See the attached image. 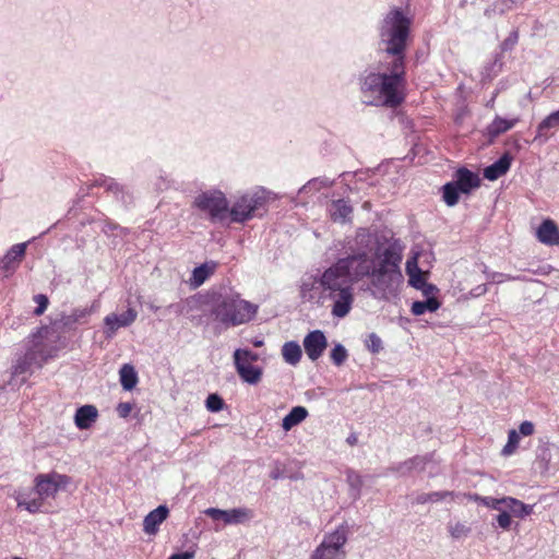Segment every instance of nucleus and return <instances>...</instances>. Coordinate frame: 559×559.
I'll return each mask as SVG.
<instances>
[{
  "label": "nucleus",
  "instance_id": "nucleus-49",
  "mask_svg": "<svg viewBox=\"0 0 559 559\" xmlns=\"http://www.w3.org/2000/svg\"><path fill=\"white\" fill-rule=\"evenodd\" d=\"M487 292V285L486 284H479L475 288L469 290V295L472 297H479L485 295Z\"/></svg>",
  "mask_w": 559,
  "mask_h": 559
},
{
  "label": "nucleus",
  "instance_id": "nucleus-5",
  "mask_svg": "<svg viewBox=\"0 0 559 559\" xmlns=\"http://www.w3.org/2000/svg\"><path fill=\"white\" fill-rule=\"evenodd\" d=\"M194 206L207 213L212 222H223L228 216V202L217 190L202 192L195 197Z\"/></svg>",
  "mask_w": 559,
  "mask_h": 559
},
{
  "label": "nucleus",
  "instance_id": "nucleus-18",
  "mask_svg": "<svg viewBox=\"0 0 559 559\" xmlns=\"http://www.w3.org/2000/svg\"><path fill=\"white\" fill-rule=\"evenodd\" d=\"M328 212L333 222L344 224L350 221L353 207L347 201L340 199L329 204Z\"/></svg>",
  "mask_w": 559,
  "mask_h": 559
},
{
  "label": "nucleus",
  "instance_id": "nucleus-1",
  "mask_svg": "<svg viewBox=\"0 0 559 559\" xmlns=\"http://www.w3.org/2000/svg\"><path fill=\"white\" fill-rule=\"evenodd\" d=\"M373 245L374 236L368 229L359 228L354 239L347 241L343 257L311 283H302V298L312 300L317 293L316 302L329 307L333 318L343 319L353 309L355 284L365 278H370L368 290L376 299L389 300L395 297L403 282L400 269L402 250L396 245L388 246L376 264Z\"/></svg>",
  "mask_w": 559,
  "mask_h": 559
},
{
  "label": "nucleus",
  "instance_id": "nucleus-19",
  "mask_svg": "<svg viewBox=\"0 0 559 559\" xmlns=\"http://www.w3.org/2000/svg\"><path fill=\"white\" fill-rule=\"evenodd\" d=\"M559 128V109L544 118L537 126L534 141L545 143L551 136L550 130Z\"/></svg>",
  "mask_w": 559,
  "mask_h": 559
},
{
  "label": "nucleus",
  "instance_id": "nucleus-47",
  "mask_svg": "<svg viewBox=\"0 0 559 559\" xmlns=\"http://www.w3.org/2000/svg\"><path fill=\"white\" fill-rule=\"evenodd\" d=\"M97 183L104 187L107 191L111 190V187H115L116 190H122L121 187L110 178H104L100 181H97Z\"/></svg>",
  "mask_w": 559,
  "mask_h": 559
},
{
  "label": "nucleus",
  "instance_id": "nucleus-41",
  "mask_svg": "<svg viewBox=\"0 0 559 559\" xmlns=\"http://www.w3.org/2000/svg\"><path fill=\"white\" fill-rule=\"evenodd\" d=\"M497 524L503 530H509L511 526V516L507 510H501L496 518Z\"/></svg>",
  "mask_w": 559,
  "mask_h": 559
},
{
  "label": "nucleus",
  "instance_id": "nucleus-4",
  "mask_svg": "<svg viewBox=\"0 0 559 559\" xmlns=\"http://www.w3.org/2000/svg\"><path fill=\"white\" fill-rule=\"evenodd\" d=\"M348 534L349 527L346 523L338 525L333 532L323 536L322 542L312 551L309 559H346L345 545Z\"/></svg>",
  "mask_w": 559,
  "mask_h": 559
},
{
  "label": "nucleus",
  "instance_id": "nucleus-36",
  "mask_svg": "<svg viewBox=\"0 0 559 559\" xmlns=\"http://www.w3.org/2000/svg\"><path fill=\"white\" fill-rule=\"evenodd\" d=\"M205 405L210 412H219L223 409L224 402L217 394H210L206 399Z\"/></svg>",
  "mask_w": 559,
  "mask_h": 559
},
{
  "label": "nucleus",
  "instance_id": "nucleus-51",
  "mask_svg": "<svg viewBox=\"0 0 559 559\" xmlns=\"http://www.w3.org/2000/svg\"><path fill=\"white\" fill-rule=\"evenodd\" d=\"M430 501H431V497L429 496V493H426V492L419 493L415 498V502L418 504H425Z\"/></svg>",
  "mask_w": 559,
  "mask_h": 559
},
{
  "label": "nucleus",
  "instance_id": "nucleus-26",
  "mask_svg": "<svg viewBox=\"0 0 559 559\" xmlns=\"http://www.w3.org/2000/svg\"><path fill=\"white\" fill-rule=\"evenodd\" d=\"M503 508L508 509L513 515L518 518H525L533 511L532 506L525 504L512 497H506V503L503 504Z\"/></svg>",
  "mask_w": 559,
  "mask_h": 559
},
{
  "label": "nucleus",
  "instance_id": "nucleus-3",
  "mask_svg": "<svg viewBox=\"0 0 559 559\" xmlns=\"http://www.w3.org/2000/svg\"><path fill=\"white\" fill-rule=\"evenodd\" d=\"M258 307L239 296H221L214 304L211 313L225 328L249 322L257 313Z\"/></svg>",
  "mask_w": 559,
  "mask_h": 559
},
{
  "label": "nucleus",
  "instance_id": "nucleus-37",
  "mask_svg": "<svg viewBox=\"0 0 559 559\" xmlns=\"http://www.w3.org/2000/svg\"><path fill=\"white\" fill-rule=\"evenodd\" d=\"M479 500L484 506H486L492 510H497V511H501L503 508V504L506 503V497L501 498V499H497V498H492V497H481V498H479Z\"/></svg>",
  "mask_w": 559,
  "mask_h": 559
},
{
  "label": "nucleus",
  "instance_id": "nucleus-45",
  "mask_svg": "<svg viewBox=\"0 0 559 559\" xmlns=\"http://www.w3.org/2000/svg\"><path fill=\"white\" fill-rule=\"evenodd\" d=\"M133 409V405L131 403H119L117 406V413L121 418H127Z\"/></svg>",
  "mask_w": 559,
  "mask_h": 559
},
{
  "label": "nucleus",
  "instance_id": "nucleus-10",
  "mask_svg": "<svg viewBox=\"0 0 559 559\" xmlns=\"http://www.w3.org/2000/svg\"><path fill=\"white\" fill-rule=\"evenodd\" d=\"M138 317V313L134 309L129 308L126 312L121 314L110 313L105 317V330L104 333L107 338L114 337L117 330L120 328H127L131 325Z\"/></svg>",
  "mask_w": 559,
  "mask_h": 559
},
{
  "label": "nucleus",
  "instance_id": "nucleus-42",
  "mask_svg": "<svg viewBox=\"0 0 559 559\" xmlns=\"http://www.w3.org/2000/svg\"><path fill=\"white\" fill-rule=\"evenodd\" d=\"M519 34L516 31H513L509 34V36L502 41L501 48L502 50H510L518 43Z\"/></svg>",
  "mask_w": 559,
  "mask_h": 559
},
{
  "label": "nucleus",
  "instance_id": "nucleus-27",
  "mask_svg": "<svg viewBox=\"0 0 559 559\" xmlns=\"http://www.w3.org/2000/svg\"><path fill=\"white\" fill-rule=\"evenodd\" d=\"M119 376L120 383L127 391L132 390L138 383V374L132 365L124 364L119 370Z\"/></svg>",
  "mask_w": 559,
  "mask_h": 559
},
{
  "label": "nucleus",
  "instance_id": "nucleus-54",
  "mask_svg": "<svg viewBox=\"0 0 559 559\" xmlns=\"http://www.w3.org/2000/svg\"><path fill=\"white\" fill-rule=\"evenodd\" d=\"M253 345H254L255 347H261V346L263 345V341H261V340H255V341L253 342Z\"/></svg>",
  "mask_w": 559,
  "mask_h": 559
},
{
  "label": "nucleus",
  "instance_id": "nucleus-13",
  "mask_svg": "<svg viewBox=\"0 0 559 559\" xmlns=\"http://www.w3.org/2000/svg\"><path fill=\"white\" fill-rule=\"evenodd\" d=\"M479 186L480 178L476 173H473L465 167L456 169V201L459 200L460 193L468 194Z\"/></svg>",
  "mask_w": 559,
  "mask_h": 559
},
{
  "label": "nucleus",
  "instance_id": "nucleus-14",
  "mask_svg": "<svg viewBox=\"0 0 559 559\" xmlns=\"http://www.w3.org/2000/svg\"><path fill=\"white\" fill-rule=\"evenodd\" d=\"M519 121V117L507 119L500 116H496L493 120L486 127L485 135L487 136L488 142L493 143V141L499 135L514 128Z\"/></svg>",
  "mask_w": 559,
  "mask_h": 559
},
{
  "label": "nucleus",
  "instance_id": "nucleus-20",
  "mask_svg": "<svg viewBox=\"0 0 559 559\" xmlns=\"http://www.w3.org/2000/svg\"><path fill=\"white\" fill-rule=\"evenodd\" d=\"M511 162L512 156L509 153H504L498 160L484 169V177L490 181L497 180L508 173Z\"/></svg>",
  "mask_w": 559,
  "mask_h": 559
},
{
  "label": "nucleus",
  "instance_id": "nucleus-9",
  "mask_svg": "<svg viewBox=\"0 0 559 559\" xmlns=\"http://www.w3.org/2000/svg\"><path fill=\"white\" fill-rule=\"evenodd\" d=\"M204 513L215 521L222 520L225 524H240L252 518V512L247 508H236L231 510L209 508Z\"/></svg>",
  "mask_w": 559,
  "mask_h": 559
},
{
  "label": "nucleus",
  "instance_id": "nucleus-16",
  "mask_svg": "<svg viewBox=\"0 0 559 559\" xmlns=\"http://www.w3.org/2000/svg\"><path fill=\"white\" fill-rule=\"evenodd\" d=\"M236 370L243 382L257 384L262 378V368L253 366L252 362L234 360Z\"/></svg>",
  "mask_w": 559,
  "mask_h": 559
},
{
  "label": "nucleus",
  "instance_id": "nucleus-57",
  "mask_svg": "<svg viewBox=\"0 0 559 559\" xmlns=\"http://www.w3.org/2000/svg\"><path fill=\"white\" fill-rule=\"evenodd\" d=\"M449 532L451 533V535H454V532H453L452 527H449Z\"/></svg>",
  "mask_w": 559,
  "mask_h": 559
},
{
  "label": "nucleus",
  "instance_id": "nucleus-11",
  "mask_svg": "<svg viewBox=\"0 0 559 559\" xmlns=\"http://www.w3.org/2000/svg\"><path fill=\"white\" fill-rule=\"evenodd\" d=\"M304 347L310 360L316 361L319 359L328 347L324 333L320 330L308 333L304 338Z\"/></svg>",
  "mask_w": 559,
  "mask_h": 559
},
{
  "label": "nucleus",
  "instance_id": "nucleus-43",
  "mask_svg": "<svg viewBox=\"0 0 559 559\" xmlns=\"http://www.w3.org/2000/svg\"><path fill=\"white\" fill-rule=\"evenodd\" d=\"M423 296L428 299L430 297H437L439 289L437 286L430 283H426L420 289Z\"/></svg>",
  "mask_w": 559,
  "mask_h": 559
},
{
  "label": "nucleus",
  "instance_id": "nucleus-50",
  "mask_svg": "<svg viewBox=\"0 0 559 559\" xmlns=\"http://www.w3.org/2000/svg\"><path fill=\"white\" fill-rule=\"evenodd\" d=\"M429 496L431 497V501L430 502H435V501H439L441 500L442 498L447 497V496H452V492L450 491H435V492H429Z\"/></svg>",
  "mask_w": 559,
  "mask_h": 559
},
{
  "label": "nucleus",
  "instance_id": "nucleus-7",
  "mask_svg": "<svg viewBox=\"0 0 559 559\" xmlns=\"http://www.w3.org/2000/svg\"><path fill=\"white\" fill-rule=\"evenodd\" d=\"M52 356V349H47L40 342H34L33 346L22 357L17 358L13 366V374L28 373L33 367L41 368L43 364Z\"/></svg>",
  "mask_w": 559,
  "mask_h": 559
},
{
  "label": "nucleus",
  "instance_id": "nucleus-8",
  "mask_svg": "<svg viewBox=\"0 0 559 559\" xmlns=\"http://www.w3.org/2000/svg\"><path fill=\"white\" fill-rule=\"evenodd\" d=\"M70 483L67 475L58 473L38 474L35 479V491L43 499L55 498L60 489H63Z\"/></svg>",
  "mask_w": 559,
  "mask_h": 559
},
{
  "label": "nucleus",
  "instance_id": "nucleus-40",
  "mask_svg": "<svg viewBox=\"0 0 559 559\" xmlns=\"http://www.w3.org/2000/svg\"><path fill=\"white\" fill-rule=\"evenodd\" d=\"M366 345L372 353H379L382 348V341L377 334L371 333L368 335Z\"/></svg>",
  "mask_w": 559,
  "mask_h": 559
},
{
  "label": "nucleus",
  "instance_id": "nucleus-53",
  "mask_svg": "<svg viewBox=\"0 0 559 559\" xmlns=\"http://www.w3.org/2000/svg\"><path fill=\"white\" fill-rule=\"evenodd\" d=\"M346 441H347V443H348V444H350V445H355V444H356V442H357V437H356V436H354V435H352V436H349V437L347 438V440H346Z\"/></svg>",
  "mask_w": 559,
  "mask_h": 559
},
{
  "label": "nucleus",
  "instance_id": "nucleus-6",
  "mask_svg": "<svg viewBox=\"0 0 559 559\" xmlns=\"http://www.w3.org/2000/svg\"><path fill=\"white\" fill-rule=\"evenodd\" d=\"M265 202L266 197L263 190L241 195L228 210L231 222L243 223L250 219Z\"/></svg>",
  "mask_w": 559,
  "mask_h": 559
},
{
  "label": "nucleus",
  "instance_id": "nucleus-23",
  "mask_svg": "<svg viewBox=\"0 0 559 559\" xmlns=\"http://www.w3.org/2000/svg\"><path fill=\"white\" fill-rule=\"evenodd\" d=\"M308 417V411L304 406H295L290 412L283 418L282 428L285 431H289L293 427L299 425Z\"/></svg>",
  "mask_w": 559,
  "mask_h": 559
},
{
  "label": "nucleus",
  "instance_id": "nucleus-32",
  "mask_svg": "<svg viewBox=\"0 0 559 559\" xmlns=\"http://www.w3.org/2000/svg\"><path fill=\"white\" fill-rule=\"evenodd\" d=\"M425 464V457L416 456L403 463H400L396 467H394V471L400 473L401 475H406L413 469H423Z\"/></svg>",
  "mask_w": 559,
  "mask_h": 559
},
{
  "label": "nucleus",
  "instance_id": "nucleus-35",
  "mask_svg": "<svg viewBox=\"0 0 559 559\" xmlns=\"http://www.w3.org/2000/svg\"><path fill=\"white\" fill-rule=\"evenodd\" d=\"M259 359V355L249 349H236L234 352V360H243L246 362H254Z\"/></svg>",
  "mask_w": 559,
  "mask_h": 559
},
{
  "label": "nucleus",
  "instance_id": "nucleus-31",
  "mask_svg": "<svg viewBox=\"0 0 559 559\" xmlns=\"http://www.w3.org/2000/svg\"><path fill=\"white\" fill-rule=\"evenodd\" d=\"M216 267L215 263H204L193 270L192 281L195 286L202 285L206 278L214 272Z\"/></svg>",
  "mask_w": 559,
  "mask_h": 559
},
{
  "label": "nucleus",
  "instance_id": "nucleus-2",
  "mask_svg": "<svg viewBox=\"0 0 559 559\" xmlns=\"http://www.w3.org/2000/svg\"><path fill=\"white\" fill-rule=\"evenodd\" d=\"M411 20L400 9L384 17L380 38L384 52L379 71H369L360 79L362 102L369 106L399 107L406 97L405 50Z\"/></svg>",
  "mask_w": 559,
  "mask_h": 559
},
{
  "label": "nucleus",
  "instance_id": "nucleus-34",
  "mask_svg": "<svg viewBox=\"0 0 559 559\" xmlns=\"http://www.w3.org/2000/svg\"><path fill=\"white\" fill-rule=\"evenodd\" d=\"M347 356V350L342 344H336L331 352V359L336 366L343 365Z\"/></svg>",
  "mask_w": 559,
  "mask_h": 559
},
{
  "label": "nucleus",
  "instance_id": "nucleus-30",
  "mask_svg": "<svg viewBox=\"0 0 559 559\" xmlns=\"http://www.w3.org/2000/svg\"><path fill=\"white\" fill-rule=\"evenodd\" d=\"M14 498L17 503V508L25 509L29 513L34 514L40 511L43 507V499L38 496V498L27 500L24 495L20 491L15 492Z\"/></svg>",
  "mask_w": 559,
  "mask_h": 559
},
{
  "label": "nucleus",
  "instance_id": "nucleus-24",
  "mask_svg": "<svg viewBox=\"0 0 559 559\" xmlns=\"http://www.w3.org/2000/svg\"><path fill=\"white\" fill-rule=\"evenodd\" d=\"M346 481L349 486V496L357 500L361 496V488L364 486V478L362 476L354 471V469H347L346 471Z\"/></svg>",
  "mask_w": 559,
  "mask_h": 559
},
{
  "label": "nucleus",
  "instance_id": "nucleus-38",
  "mask_svg": "<svg viewBox=\"0 0 559 559\" xmlns=\"http://www.w3.org/2000/svg\"><path fill=\"white\" fill-rule=\"evenodd\" d=\"M442 199L449 206L454 205V181L445 183L442 188Z\"/></svg>",
  "mask_w": 559,
  "mask_h": 559
},
{
  "label": "nucleus",
  "instance_id": "nucleus-52",
  "mask_svg": "<svg viewBox=\"0 0 559 559\" xmlns=\"http://www.w3.org/2000/svg\"><path fill=\"white\" fill-rule=\"evenodd\" d=\"M194 557V552H181V554H175L170 556L168 559H192Z\"/></svg>",
  "mask_w": 559,
  "mask_h": 559
},
{
  "label": "nucleus",
  "instance_id": "nucleus-21",
  "mask_svg": "<svg viewBox=\"0 0 559 559\" xmlns=\"http://www.w3.org/2000/svg\"><path fill=\"white\" fill-rule=\"evenodd\" d=\"M97 417L98 411L94 405H84L76 409L74 423L81 430L88 429L96 421Z\"/></svg>",
  "mask_w": 559,
  "mask_h": 559
},
{
  "label": "nucleus",
  "instance_id": "nucleus-33",
  "mask_svg": "<svg viewBox=\"0 0 559 559\" xmlns=\"http://www.w3.org/2000/svg\"><path fill=\"white\" fill-rule=\"evenodd\" d=\"M520 436L519 432L514 429L510 430L508 433V442L502 449V455L509 456L515 452L519 447Z\"/></svg>",
  "mask_w": 559,
  "mask_h": 559
},
{
  "label": "nucleus",
  "instance_id": "nucleus-12",
  "mask_svg": "<svg viewBox=\"0 0 559 559\" xmlns=\"http://www.w3.org/2000/svg\"><path fill=\"white\" fill-rule=\"evenodd\" d=\"M26 247L27 242L14 245L3 257L0 263V271L3 272L5 277L11 275L16 270L19 263L22 261L25 254Z\"/></svg>",
  "mask_w": 559,
  "mask_h": 559
},
{
  "label": "nucleus",
  "instance_id": "nucleus-58",
  "mask_svg": "<svg viewBox=\"0 0 559 559\" xmlns=\"http://www.w3.org/2000/svg\"><path fill=\"white\" fill-rule=\"evenodd\" d=\"M460 293H463L465 290V287H460Z\"/></svg>",
  "mask_w": 559,
  "mask_h": 559
},
{
  "label": "nucleus",
  "instance_id": "nucleus-25",
  "mask_svg": "<svg viewBox=\"0 0 559 559\" xmlns=\"http://www.w3.org/2000/svg\"><path fill=\"white\" fill-rule=\"evenodd\" d=\"M91 311L86 308L74 309L70 314L62 313L59 323L62 328L71 329L75 323L83 322L90 316Z\"/></svg>",
  "mask_w": 559,
  "mask_h": 559
},
{
  "label": "nucleus",
  "instance_id": "nucleus-44",
  "mask_svg": "<svg viewBox=\"0 0 559 559\" xmlns=\"http://www.w3.org/2000/svg\"><path fill=\"white\" fill-rule=\"evenodd\" d=\"M508 280V281H514L516 280V277H513L511 275H506L503 273H497V272H493V273H487V280L489 282H497V283H501L503 280Z\"/></svg>",
  "mask_w": 559,
  "mask_h": 559
},
{
  "label": "nucleus",
  "instance_id": "nucleus-56",
  "mask_svg": "<svg viewBox=\"0 0 559 559\" xmlns=\"http://www.w3.org/2000/svg\"><path fill=\"white\" fill-rule=\"evenodd\" d=\"M109 191L112 192L114 194L121 192V190H116L115 187H111V190Z\"/></svg>",
  "mask_w": 559,
  "mask_h": 559
},
{
  "label": "nucleus",
  "instance_id": "nucleus-15",
  "mask_svg": "<svg viewBox=\"0 0 559 559\" xmlns=\"http://www.w3.org/2000/svg\"><path fill=\"white\" fill-rule=\"evenodd\" d=\"M169 510L166 506H158L151 511L143 521V531L148 535H155L159 525L167 519Z\"/></svg>",
  "mask_w": 559,
  "mask_h": 559
},
{
  "label": "nucleus",
  "instance_id": "nucleus-22",
  "mask_svg": "<svg viewBox=\"0 0 559 559\" xmlns=\"http://www.w3.org/2000/svg\"><path fill=\"white\" fill-rule=\"evenodd\" d=\"M406 273L409 277L408 284L418 290L427 283L428 273L419 269L416 257L407 260Z\"/></svg>",
  "mask_w": 559,
  "mask_h": 559
},
{
  "label": "nucleus",
  "instance_id": "nucleus-28",
  "mask_svg": "<svg viewBox=\"0 0 559 559\" xmlns=\"http://www.w3.org/2000/svg\"><path fill=\"white\" fill-rule=\"evenodd\" d=\"M440 308V302L437 297H430L425 300L414 301L411 311L414 316H421L425 312H435Z\"/></svg>",
  "mask_w": 559,
  "mask_h": 559
},
{
  "label": "nucleus",
  "instance_id": "nucleus-48",
  "mask_svg": "<svg viewBox=\"0 0 559 559\" xmlns=\"http://www.w3.org/2000/svg\"><path fill=\"white\" fill-rule=\"evenodd\" d=\"M469 115V110L467 108V105H464V106H461L459 105V103L456 102V116H455V119L456 121L459 119H463L465 118L466 116Z\"/></svg>",
  "mask_w": 559,
  "mask_h": 559
},
{
  "label": "nucleus",
  "instance_id": "nucleus-46",
  "mask_svg": "<svg viewBox=\"0 0 559 559\" xmlns=\"http://www.w3.org/2000/svg\"><path fill=\"white\" fill-rule=\"evenodd\" d=\"M519 433L527 437L534 433V424L532 421L525 420L519 426Z\"/></svg>",
  "mask_w": 559,
  "mask_h": 559
},
{
  "label": "nucleus",
  "instance_id": "nucleus-39",
  "mask_svg": "<svg viewBox=\"0 0 559 559\" xmlns=\"http://www.w3.org/2000/svg\"><path fill=\"white\" fill-rule=\"evenodd\" d=\"M34 301L37 304V307L35 308L34 313L36 316L43 314L46 311L48 302H49L47 296L43 295V294H38V295L34 296Z\"/></svg>",
  "mask_w": 559,
  "mask_h": 559
},
{
  "label": "nucleus",
  "instance_id": "nucleus-55",
  "mask_svg": "<svg viewBox=\"0 0 559 559\" xmlns=\"http://www.w3.org/2000/svg\"><path fill=\"white\" fill-rule=\"evenodd\" d=\"M271 477H272L273 479H277V478L280 477V474H278L277 472H273V473L271 474Z\"/></svg>",
  "mask_w": 559,
  "mask_h": 559
},
{
  "label": "nucleus",
  "instance_id": "nucleus-29",
  "mask_svg": "<svg viewBox=\"0 0 559 559\" xmlns=\"http://www.w3.org/2000/svg\"><path fill=\"white\" fill-rule=\"evenodd\" d=\"M301 348L297 342H287L283 345L282 355L289 365H297L301 358Z\"/></svg>",
  "mask_w": 559,
  "mask_h": 559
},
{
  "label": "nucleus",
  "instance_id": "nucleus-17",
  "mask_svg": "<svg viewBox=\"0 0 559 559\" xmlns=\"http://www.w3.org/2000/svg\"><path fill=\"white\" fill-rule=\"evenodd\" d=\"M537 239L547 246L559 245V228L551 219H545L536 233Z\"/></svg>",
  "mask_w": 559,
  "mask_h": 559
}]
</instances>
